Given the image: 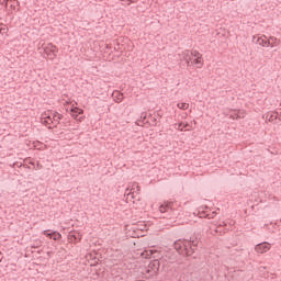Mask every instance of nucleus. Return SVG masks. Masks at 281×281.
Returning a JSON list of instances; mask_svg holds the SVG:
<instances>
[{
  "label": "nucleus",
  "instance_id": "obj_1",
  "mask_svg": "<svg viewBox=\"0 0 281 281\" xmlns=\"http://www.w3.org/2000/svg\"><path fill=\"white\" fill-rule=\"evenodd\" d=\"M199 237H190L189 239L180 238L173 243V248L179 256L183 258H192L196 260V252L199 251Z\"/></svg>",
  "mask_w": 281,
  "mask_h": 281
},
{
  "label": "nucleus",
  "instance_id": "obj_2",
  "mask_svg": "<svg viewBox=\"0 0 281 281\" xmlns=\"http://www.w3.org/2000/svg\"><path fill=\"white\" fill-rule=\"evenodd\" d=\"M159 269H161V261L154 259L149 261L145 272L148 273L150 278H156V276H159Z\"/></svg>",
  "mask_w": 281,
  "mask_h": 281
},
{
  "label": "nucleus",
  "instance_id": "obj_3",
  "mask_svg": "<svg viewBox=\"0 0 281 281\" xmlns=\"http://www.w3.org/2000/svg\"><path fill=\"white\" fill-rule=\"evenodd\" d=\"M58 52V48L56 45H53L52 43H48L46 47H44V53L49 58V60H55L56 53Z\"/></svg>",
  "mask_w": 281,
  "mask_h": 281
},
{
  "label": "nucleus",
  "instance_id": "obj_4",
  "mask_svg": "<svg viewBox=\"0 0 281 281\" xmlns=\"http://www.w3.org/2000/svg\"><path fill=\"white\" fill-rule=\"evenodd\" d=\"M201 58L203 57H195L194 59H192V57L190 56V54L184 55V60L188 65V67H190V61L191 65H196L198 69H201L203 67V61L201 60Z\"/></svg>",
  "mask_w": 281,
  "mask_h": 281
},
{
  "label": "nucleus",
  "instance_id": "obj_5",
  "mask_svg": "<svg viewBox=\"0 0 281 281\" xmlns=\"http://www.w3.org/2000/svg\"><path fill=\"white\" fill-rule=\"evenodd\" d=\"M49 232V229H46L43 232V235L46 236L47 238H50L52 240H60V238H63V235L57 231H53L50 233Z\"/></svg>",
  "mask_w": 281,
  "mask_h": 281
},
{
  "label": "nucleus",
  "instance_id": "obj_6",
  "mask_svg": "<svg viewBox=\"0 0 281 281\" xmlns=\"http://www.w3.org/2000/svg\"><path fill=\"white\" fill-rule=\"evenodd\" d=\"M70 243H80L82 240V234L80 232H71L68 235Z\"/></svg>",
  "mask_w": 281,
  "mask_h": 281
},
{
  "label": "nucleus",
  "instance_id": "obj_7",
  "mask_svg": "<svg viewBox=\"0 0 281 281\" xmlns=\"http://www.w3.org/2000/svg\"><path fill=\"white\" fill-rule=\"evenodd\" d=\"M269 249L270 247H269V244L267 243H261L255 246V251H257V254H267Z\"/></svg>",
  "mask_w": 281,
  "mask_h": 281
},
{
  "label": "nucleus",
  "instance_id": "obj_8",
  "mask_svg": "<svg viewBox=\"0 0 281 281\" xmlns=\"http://www.w3.org/2000/svg\"><path fill=\"white\" fill-rule=\"evenodd\" d=\"M70 113L74 120H78V115H82L85 113V110L78 108V106H71Z\"/></svg>",
  "mask_w": 281,
  "mask_h": 281
},
{
  "label": "nucleus",
  "instance_id": "obj_9",
  "mask_svg": "<svg viewBox=\"0 0 281 281\" xmlns=\"http://www.w3.org/2000/svg\"><path fill=\"white\" fill-rule=\"evenodd\" d=\"M169 210H172V202H165L159 206L161 214H166Z\"/></svg>",
  "mask_w": 281,
  "mask_h": 281
},
{
  "label": "nucleus",
  "instance_id": "obj_10",
  "mask_svg": "<svg viewBox=\"0 0 281 281\" xmlns=\"http://www.w3.org/2000/svg\"><path fill=\"white\" fill-rule=\"evenodd\" d=\"M258 45H261V47H273V44H271V41L265 40L262 37H257Z\"/></svg>",
  "mask_w": 281,
  "mask_h": 281
},
{
  "label": "nucleus",
  "instance_id": "obj_11",
  "mask_svg": "<svg viewBox=\"0 0 281 281\" xmlns=\"http://www.w3.org/2000/svg\"><path fill=\"white\" fill-rule=\"evenodd\" d=\"M165 258L167 260H170L171 262H177V258H179V255H177V252L175 251H169L165 255Z\"/></svg>",
  "mask_w": 281,
  "mask_h": 281
},
{
  "label": "nucleus",
  "instance_id": "obj_12",
  "mask_svg": "<svg viewBox=\"0 0 281 281\" xmlns=\"http://www.w3.org/2000/svg\"><path fill=\"white\" fill-rule=\"evenodd\" d=\"M63 114H58V112H55L53 115L54 122H59V120H63Z\"/></svg>",
  "mask_w": 281,
  "mask_h": 281
},
{
  "label": "nucleus",
  "instance_id": "obj_13",
  "mask_svg": "<svg viewBox=\"0 0 281 281\" xmlns=\"http://www.w3.org/2000/svg\"><path fill=\"white\" fill-rule=\"evenodd\" d=\"M191 56H193V58H203V55H201L199 50H191Z\"/></svg>",
  "mask_w": 281,
  "mask_h": 281
},
{
  "label": "nucleus",
  "instance_id": "obj_14",
  "mask_svg": "<svg viewBox=\"0 0 281 281\" xmlns=\"http://www.w3.org/2000/svg\"><path fill=\"white\" fill-rule=\"evenodd\" d=\"M190 104L188 103H178V109H181L182 111H187L189 109Z\"/></svg>",
  "mask_w": 281,
  "mask_h": 281
},
{
  "label": "nucleus",
  "instance_id": "obj_15",
  "mask_svg": "<svg viewBox=\"0 0 281 281\" xmlns=\"http://www.w3.org/2000/svg\"><path fill=\"white\" fill-rule=\"evenodd\" d=\"M0 34H8V26L5 24H0Z\"/></svg>",
  "mask_w": 281,
  "mask_h": 281
},
{
  "label": "nucleus",
  "instance_id": "obj_16",
  "mask_svg": "<svg viewBox=\"0 0 281 281\" xmlns=\"http://www.w3.org/2000/svg\"><path fill=\"white\" fill-rule=\"evenodd\" d=\"M277 115H274V114H268L267 115V120H269V122H273V120H277Z\"/></svg>",
  "mask_w": 281,
  "mask_h": 281
},
{
  "label": "nucleus",
  "instance_id": "obj_17",
  "mask_svg": "<svg viewBox=\"0 0 281 281\" xmlns=\"http://www.w3.org/2000/svg\"><path fill=\"white\" fill-rule=\"evenodd\" d=\"M47 120L44 121V124H52L54 122V120L52 119V116H46Z\"/></svg>",
  "mask_w": 281,
  "mask_h": 281
},
{
  "label": "nucleus",
  "instance_id": "obj_18",
  "mask_svg": "<svg viewBox=\"0 0 281 281\" xmlns=\"http://www.w3.org/2000/svg\"><path fill=\"white\" fill-rule=\"evenodd\" d=\"M178 128L179 131H183V123H179Z\"/></svg>",
  "mask_w": 281,
  "mask_h": 281
},
{
  "label": "nucleus",
  "instance_id": "obj_19",
  "mask_svg": "<svg viewBox=\"0 0 281 281\" xmlns=\"http://www.w3.org/2000/svg\"><path fill=\"white\" fill-rule=\"evenodd\" d=\"M151 122H154V126H157V119L151 117Z\"/></svg>",
  "mask_w": 281,
  "mask_h": 281
},
{
  "label": "nucleus",
  "instance_id": "obj_20",
  "mask_svg": "<svg viewBox=\"0 0 281 281\" xmlns=\"http://www.w3.org/2000/svg\"><path fill=\"white\" fill-rule=\"evenodd\" d=\"M231 117H233V120H238L240 116L238 114H235V116L231 115Z\"/></svg>",
  "mask_w": 281,
  "mask_h": 281
},
{
  "label": "nucleus",
  "instance_id": "obj_21",
  "mask_svg": "<svg viewBox=\"0 0 281 281\" xmlns=\"http://www.w3.org/2000/svg\"><path fill=\"white\" fill-rule=\"evenodd\" d=\"M8 1H9V0H2V1H1V4H2V5H3V4L8 5Z\"/></svg>",
  "mask_w": 281,
  "mask_h": 281
},
{
  "label": "nucleus",
  "instance_id": "obj_22",
  "mask_svg": "<svg viewBox=\"0 0 281 281\" xmlns=\"http://www.w3.org/2000/svg\"><path fill=\"white\" fill-rule=\"evenodd\" d=\"M140 117H143V120H146V113H142Z\"/></svg>",
  "mask_w": 281,
  "mask_h": 281
},
{
  "label": "nucleus",
  "instance_id": "obj_23",
  "mask_svg": "<svg viewBox=\"0 0 281 281\" xmlns=\"http://www.w3.org/2000/svg\"><path fill=\"white\" fill-rule=\"evenodd\" d=\"M149 251H150L149 256H153V254H156L155 250H149Z\"/></svg>",
  "mask_w": 281,
  "mask_h": 281
},
{
  "label": "nucleus",
  "instance_id": "obj_24",
  "mask_svg": "<svg viewBox=\"0 0 281 281\" xmlns=\"http://www.w3.org/2000/svg\"><path fill=\"white\" fill-rule=\"evenodd\" d=\"M82 120H85V116H81V117L79 119V122H82Z\"/></svg>",
  "mask_w": 281,
  "mask_h": 281
},
{
  "label": "nucleus",
  "instance_id": "obj_25",
  "mask_svg": "<svg viewBox=\"0 0 281 281\" xmlns=\"http://www.w3.org/2000/svg\"><path fill=\"white\" fill-rule=\"evenodd\" d=\"M270 41H278L277 38H274V37H270Z\"/></svg>",
  "mask_w": 281,
  "mask_h": 281
},
{
  "label": "nucleus",
  "instance_id": "obj_26",
  "mask_svg": "<svg viewBox=\"0 0 281 281\" xmlns=\"http://www.w3.org/2000/svg\"><path fill=\"white\" fill-rule=\"evenodd\" d=\"M106 49H109V45H106Z\"/></svg>",
  "mask_w": 281,
  "mask_h": 281
}]
</instances>
